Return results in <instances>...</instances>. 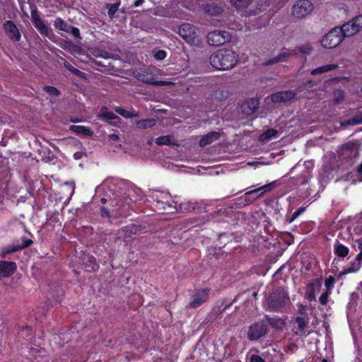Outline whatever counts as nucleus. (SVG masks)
<instances>
[{"mask_svg":"<svg viewBox=\"0 0 362 362\" xmlns=\"http://www.w3.org/2000/svg\"><path fill=\"white\" fill-rule=\"evenodd\" d=\"M276 182H272L271 183L264 185L259 187L257 189L248 191L245 194V195L246 197H249V196L253 195L255 194L259 193V194L257 195L255 197H252V200H256L257 199L262 197L265 193L272 191L274 188L276 187Z\"/></svg>","mask_w":362,"mask_h":362,"instance_id":"obj_14","label":"nucleus"},{"mask_svg":"<svg viewBox=\"0 0 362 362\" xmlns=\"http://www.w3.org/2000/svg\"><path fill=\"white\" fill-rule=\"evenodd\" d=\"M156 124V120L154 119H146L137 121L136 127L137 129H147L153 127Z\"/></svg>","mask_w":362,"mask_h":362,"instance_id":"obj_28","label":"nucleus"},{"mask_svg":"<svg viewBox=\"0 0 362 362\" xmlns=\"http://www.w3.org/2000/svg\"><path fill=\"white\" fill-rule=\"evenodd\" d=\"M118 8L117 4H111L109 9H108V16L110 18H113L115 13H116L117 10Z\"/></svg>","mask_w":362,"mask_h":362,"instance_id":"obj_47","label":"nucleus"},{"mask_svg":"<svg viewBox=\"0 0 362 362\" xmlns=\"http://www.w3.org/2000/svg\"><path fill=\"white\" fill-rule=\"evenodd\" d=\"M95 56L97 57H102L104 59L113 58L114 55L104 49H98L95 52Z\"/></svg>","mask_w":362,"mask_h":362,"instance_id":"obj_38","label":"nucleus"},{"mask_svg":"<svg viewBox=\"0 0 362 362\" xmlns=\"http://www.w3.org/2000/svg\"><path fill=\"white\" fill-rule=\"evenodd\" d=\"M358 147L359 144L357 141H349L343 145L341 148L342 159L351 161L356 158L359 154Z\"/></svg>","mask_w":362,"mask_h":362,"instance_id":"obj_8","label":"nucleus"},{"mask_svg":"<svg viewBox=\"0 0 362 362\" xmlns=\"http://www.w3.org/2000/svg\"><path fill=\"white\" fill-rule=\"evenodd\" d=\"M362 28V16H358L344 23L339 29L344 37H349L358 33Z\"/></svg>","mask_w":362,"mask_h":362,"instance_id":"obj_4","label":"nucleus"},{"mask_svg":"<svg viewBox=\"0 0 362 362\" xmlns=\"http://www.w3.org/2000/svg\"><path fill=\"white\" fill-rule=\"evenodd\" d=\"M267 326L263 322H257L250 327L248 338L250 340H256L264 336L267 333Z\"/></svg>","mask_w":362,"mask_h":362,"instance_id":"obj_9","label":"nucleus"},{"mask_svg":"<svg viewBox=\"0 0 362 362\" xmlns=\"http://www.w3.org/2000/svg\"><path fill=\"white\" fill-rule=\"evenodd\" d=\"M114 110L124 118L138 117L139 113L134 110L129 111L119 107H114Z\"/></svg>","mask_w":362,"mask_h":362,"instance_id":"obj_27","label":"nucleus"},{"mask_svg":"<svg viewBox=\"0 0 362 362\" xmlns=\"http://www.w3.org/2000/svg\"><path fill=\"white\" fill-rule=\"evenodd\" d=\"M320 286V284L315 285L314 284H309L307 288V291L305 292V298L309 301H313L315 300V290L316 288L319 290Z\"/></svg>","mask_w":362,"mask_h":362,"instance_id":"obj_26","label":"nucleus"},{"mask_svg":"<svg viewBox=\"0 0 362 362\" xmlns=\"http://www.w3.org/2000/svg\"><path fill=\"white\" fill-rule=\"evenodd\" d=\"M250 362H265L264 360L259 356L252 354L250 356Z\"/></svg>","mask_w":362,"mask_h":362,"instance_id":"obj_51","label":"nucleus"},{"mask_svg":"<svg viewBox=\"0 0 362 362\" xmlns=\"http://www.w3.org/2000/svg\"><path fill=\"white\" fill-rule=\"evenodd\" d=\"M16 269V264L13 262L0 261V278L12 275Z\"/></svg>","mask_w":362,"mask_h":362,"instance_id":"obj_15","label":"nucleus"},{"mask_svg":"<svg viewBox=\"0 0 362 362\" xmlns=\"http://www.w3.org/2000/svg\"><path fill=\"white\" fill-rule=\"evenodd\" d=\"M298 51L305 55H310L313 51V47L310 44H305L298 47Z\"/></svg>","mask_w":362,"mask_h":362,"instance_id":"obj_39","label":"nucleus"},{"mask_svg":"<svg viewBox=\"0 0 362 362\" xmlns=\"http://www.w3.org/2000/svg\"><path fill=\"white\" fill-rule=\"evenodd\" d=\"M297 54L296 49H283L281 52L277 55L279 62H287L288 58L296 56Z\"/></svg>","mask_w":362,"mask_h":362,"instance_id":"obj_22","label":"nucleus"},{"mask_svg":"<svg viewBox=\"0 0 362 362\" xmlns=\"http://www.w3.org/2000/svg\"><path fill=\"white\" fill-rule=\"evenodd\" d=\"M3 29L8 37L16 42L21 40V35L17 26L11 21H6L3 24Z\"/></svg>","mask_w":362,"mask_h":362,"instance_id":"obj_11","label":"nucleus"},{"mask_svg":"<svg viewBox=\"0 0 362 362\" xmlns=\"http://www.w3.org/2000/svg\"><path fill=\"white\" fill-rule=\"evenodd\" d=\"M289 301L287 292L283 288L274 289L267 298L264 307L273 311H279Z\"/></svg>","mask_w":362,"mask_h":362,"instance_id":"obj_2","label":"nucleus"},{"mask_svg":"<svg viewBox=\"0 0 362 362\" xmlns=\"http://www.w3.org/2000/svg\"><path fill=\"white\" fill-rule=\"evenodd\" d=\"M33 23L38 31L43 35L49 36L50 30L47 25L44 23L42 19L32 13Z\"/></svg>","mask_w":362,"mask_h":362,"instance_id":"obj_16","label":"nucleus"},{"mask_svg":"<svg viewBox=\"0 0 362 362\" xmlns=\"http://www.w3.org/2000/svg\"><path fill=\"white\" fill-rule=\"evenodd\" d=\"M220 137V134L216 132H212L204 136L199 141V146L201 147H204L210 144H211L213 141L218 139Z\"/></svg>","mask_w":362,"mask_h":362,"instance_id":"obj_17","label":"nucleus"},{"mask_svg":"<svg viewBox=\"0 0 362 362\" xmlns=\"http://www.w3.org/2000/svg\"><path fill=\"white\" fill-rule=\"evenodd\" d=\"M228 32L225 30H215L209 32L206 36L207 42L211 46H220L230 40Z\"/></svg>","mask_w":362,"mask_h":362,"instance_id":"obj_6","label":"nucleus"},{"mask_svg":"<svg viewBox=\"0 0 362 362\" xmlns=\"http://www.w3.org/2000/svg\"><path fill=\"white\" fill-rule=\"evenodd\" d=\"M54 26L56 29L69 33L71 25L68 24L61 18H57L54 22Z\"/></svg>","mask_w":362,"mask_h":362,"instance_id":"obj_31","label":"nucleus"},{"mask_svg":"<svg viewBox=\"0 0 362 362\" xmlns=\"http://www.w3.org/2000/svg\"><path fill=\"white\" fill-rule=\"evenodd\" d=\"M63 47L66 49H71V48L76 47V45L70 41H66Z\"/></svg>","mask_w":362,"mask_h":362,"instance_id":"obj_54","label":"nucleus"},{"mask_svg":"<svg viewBox=\"0 0 362 362\" xmlns=\"http://www.w3.org/2000/svg\"><path fill=\"white\" fill-rule=\"evenodd\" d=\"M304 211L303 208H300L297 211H296L291 216L289 219V223L293 222L303 211Z\"/></svg>","mask_w":362,"mask_h":362,"instance_id":"obj_49","label":"nucleus"},{"mask_svg":"<svg viewBox=\"0 0 362 362\" xmlns=\"http://www.w3.org/2000/svg\"><path fill=\"white\" fill-rule=\"evenodd\" d=\"M277 135H278L277 130H276L274 129H269L265 131L264 132H263L260 135L259 139L262 141H269V140L272 139V138L276 137Z\"/></svg>","mask_w":362,"mask_h":362,"instance_id":"obj_32","label":"nucleus"},{"mask_svg":"<svg viewBox=\"0 0 362 362\" xmlns=\"http://www.w3.org/2000/svg\"><path fill=\"white\" fill-rule=\"evenodd\" d=\"M32 243H33V241L30 239H24V240H23V243L21 245H18L16 247H13L11 250L3 251L1 252V255L2 257H5L6 254L13 253L18 250L25 248V247L30 246L32 244Z\"/></svg>","mask_w":362,"mask_h":362,"instance_id":"obj_24","label":"nucleus"},{"mask_svg":"<svg viewBox=\"0 0 362 362\" xmlns=\"http://www.w3.org/2000/svg\"><path fill=\"white\" fill-rule=\"evenodd\" d=\"M276 63H279L277 56L274 57H273V58H272V59H270L269 60L265 61L263 63V65H264V66H269V65H272V64H276Z\"/></svg>","mask_w":362,"mask_h":362,"instance_id":"obj_50","label":"nucleus"},{"mask_svg":"<svg viewBox=\"0 0 362 362\" xmlns=\"http://www.w3.org/2000/svg\"><path fill=\"white\" fill-rule=\"evenodd\" d=\"M178 34L189 44H194L197 39L195 28L190 23H183L178 28Z\"/></svg>","mask_w":362,"mask_h":362,"instance_id":"obj_7","label":"nucleus"},{"mask_svg":"<svg viewBox=\"0 0 362 362\" xmlns=\"http://www.w3.org/2000/svg\"><path fill=\"white\" fill-rule=\"evenodd\" d=\"M362 123V112L355 115L353 118L341 122L342 126L356 125Z\"/></svg>","mask_w":362,"mask_h":362,"instance_id":"obj_35","label":"nucleus"},{"mask_svg":"<svg viewBox=\"0 0 362 362\" xmlns=\"http://www.w3.org/2000/svg\"><path fill=\"white\" fill-rule=\"evenodd\" d=\"M334 253L338 257H345L349 254V248L338 243L334 247Z\"/></svg>","mask_w":362,"mask_h":362,"instance_id":"obj_34","label":"nucleus"},{"mask_svg":"<svg viewBox=\"0 0 362 362\" xmlns=\"http://www.w3.org/2000/svg\"><path fill=\"white\" fill-rule=\"evenodd\" d=\"M156 143L158 145H176L175 141L173 139L172 136H159L156 139Z\"/></svg>","mask_w":362,"mask_h":362,"instance_id":"obj_29","label":"nucleus"},{"mask_svg":"<svg viewBox=\"0 0 362 362\" xmlns=\"http://www.w3.org/2000/svg\"><path fill=\"white\" fill-rule=\"evenodd\" d=\"M296 93L292 90L280 91L274 93L271 96V100L274 103H286L293 99Z\"/></svg>","mask_w":362,"mask_h":362,"instance_id":"obj_12","label":"nucleus"},{"mask_svg":"<svg viewBox=\"0 0 362 362\" xmlns=\"http://www.w3.org/2000/svg\"><path fill=\"white\" fill-rule=\"evenodd\" d=\"M298 349V346L295 343L289 344L285 349V351L293 353L296 351Z\"/></svg>","mask_w":362,"mask_h":362,"instance_id":"obj_46","label":"nucleus"},{"mask_svg":"<svg viewBox=\"0 0 362 362\" xmlns=\"http://www.w3.org/2000/svg\"><path fill=\"white\" fill-rule=\"evenodd\" d=\"M361 268V262L356 258L354 262H351L349 267L344 269L342 272L339 274L338 278H341L345 274L349 273L356 272Z\"/></svg>","mask_w":362,"mask_h":362,"instance_id":"obj_21","label":"nucleus"},{"mask_svg":"<svg viewBox=\"0 0 362 362\" xmlns=\"http://www.w3.org/2000/svg\"><path fill=\"white\" fill-rule=\"evenodd\" d=\"M71 121H72L73 122H78V120H77V119H71Z\"/></svg>","mask_w":362,"mask_h":362,"instance_id":"obj_61","label":"nucleus"},{"mask_svg":"<svg viewBox=\"0 0 362 362\" xmlns=\"http://www.w3.org/2000/svg\"><path fill=\"white\" fill-rule=\"evenodd\" d=\"M356 173L358 180L362 181V163L358 167Z\"/></svg>","mask_w":362,"mask_h":362,"instance_id":"obj_55","label":"nucleus"},{"mask_svg":"<svg viewBox=\"0 0 362 362\" xmlns=\"http://www.w3.org/2000/svg\"><path fill=\"white\" fill-rule=\"evenodd\" d=\"M334 282H335V279L332 276H329L328 278H327L325 279V285L327 288V291H330V289L333 286Z\"/></svg>","mask_w":362,"mask_h":362,"instance_id":"obj_44","label":"nucleus"},{"mask_svg":"<svg viewBox=\"0 0 362 362\" xmlns=\"http://www.w3.org/2000/svg\"><path fill=\"white\" fill-rule=\"evenodd\" d=\"M62 295H63V291L61 290V296H62Z\"/></svg>","mask_w":362,"mask_h":362,"instance_id":"obj_64","label":"nucleus"},{"mask_svg":"<svg viewBox=\"0 0 362 362\" xmlns=\"http://www.w3.org/2000/svg\"><path fill=\"white\" fill-rule=\"evenodd\" d=\"M253 0H230L232 6L235 7L237 10L246 9L252 2Z\"/></svg>","mask_w":362,"mask_h":362,"instance_id":"obj_23","label":"nucleus"},{"mask_svg":"<svg viewBox=\"0 0 362 362\" xmlns=\"http://www.w3.org/2000/svg\"><path fill=\"white\" fill-rule=\"evenodd\" d=\"M296 323L298 324V332H296V334L302 335L303 333L305 332V328L308 327V322L305 320V318L302 317H297L295 319Z\"/></svg>","mask_w":362,"mask_h":362,"instance_id":"obj_33","label":"nucleus"},{"mask_svg":"<svg viewBox=\"0 0 362 362\" xmlns=\"http://www.w3.org/2000/svg\"><path fill=\"white\" fill-rule=\"evenodd\" d=\"M166 57V53L163 50H158L154 54L155 59L162 60Z\"/></svg>","mask_w":362,"mask_h":362,"instance_id":"obj_48","label":"nucleus"},{"mask_svg":"<svg viewBox=\"0 0 362 362\" xmlns=\"http://www.w3.org/2000/svg\"><path fill=\"white\" fill-rule=\"evenodd\" d=\"M101 202H105V199H101Z\"/></svg>","mask_w":362,"mask_h":362,"instance_id":"obj_63","label":"nucleus"},{"mask_svg":"<svg viewBox=\"0 0 362 362\" xmlns=\"http://www.w3.org/2000/svg\"><path fill=\"white\" fill-rule=\"evenodd\" d=\"M344 38L341 30L334 28L322 37L321 44L325 48L332 49L338 46Z\"/></svg>","mask_w":362,"mask_h":362,"instance_id":"obj_3","label":"nucleus"},{"mask_svg":"<svg viewBox=\"0 0 362 362\" xmlns=\"http://www.w3.org/2000/svg\"><path fill=\"white\" fill-rule=\"evenodd\" d=\"M101 216H109V212H108V210L105 208H102L101 209Z\"/></svg>","mask_w":362,"mask_h":362,"instance_id":"obj_56","label":"nucleus"},{"mask_svg":"<svg viewBox=\"0 0 362 362\" xmlns=\"http://www.w3.org/2000/svg\"><path fill=\"white\" fill-rule=\"evenodd\" d=\"M322 362H328L327 359H323Z\"/></svg>","mask_w":362,"mask_h":362,"instance_id":"obj_62","label":"nucleus"},{"mask_svg":"<svg viewBox=\"0 0 362 362\" xmlns=\"http://www.w3.org/2000/svg\"><path fill=\"white\" fill-rule=\"evenodd\" d=\"M69 30V33H71L76 38L81 39L80 31L77 28L71 25Z\"/></svg>","mask_w":362,"mask_h":362,"instance_id":"obj_45","label":"nucleus"},{"mask_svg":"<svg viewBox=\"0 0 362 362\" xmlns=\"http://www.w3.org/2000/svg\"><path fill=\"white\" fill-rule=\"evenodd\" d=\"M267 322L274 329H281L285 325V322L281 318L274 317H270L268 315L265 316Z\"/></svg>","mask_w":362,"mask_h":362,"instance_id":"obj_20","label":"nucleus"},{"mask_svg":"<svg viewBox=\"0 0 362 362\" xmlns=\"http://www.w3.org/2000/svg\"><path fill=\"white\" fill-rule=\"evenodd\" d=\"M136 78L138 80L144 83L151 84L156 86H165L173 84V83L166 81H157L153 78V76L147 74H138Z\"/></svg>","mask_w":362,"mask_h":362,"instance_id":"obj_13","label":"nucleus"},{"mask_svg":"<svg viewBox=\"0 0 362 362\" xmlns=\"http://www.w3.org/2000/svg\"><path fill=\"white\" fill-rule=\"evenodd\" d=\"M209 289H202L197 291L192 297V300L189 303L188 307L190 308H197L205 303L209 298Z\"/></svg>","mask_w":362,"mask_h":362,"instance_id":"obj_10","label":"nucleus"},{"mask_svg":"<svg viewBox=\"0 0 362 362\" xmlns=\"http://www.w3.org/2000/svg\"><path fill=\"white\" fill-rule=\"evenodd\" d=\"M98 117L104 121H112L113 122H116V121L120 120L119 117L113 112L106 111V107L102 108L101 112L98 115Z\"/></svg>","mask_w":362,"mask_h":362,"instance_id":"obj_19","label":"nucleus"},{"mask_svg":"<svg viewBox=\"0 0 362 362\" xmlns=\"http://www.w3.org/2000/svg\"><path fill=\"white\" fill-rule=\"evenodd\" d=\"M247 105L250 110V113L254 112L258 107V100L252 99L247 103ZM247 114H250V112H247Z\"/></svg>","mask_w":362,"mask_h":362,"instance_id":"obj_42","label":"nucleus"},{"mask_svg":"<svg viewBox=\"0 0 362 362\" xmlns=\"http://www.w3.org/2000/svg\"><path fill=\"white\" fill-rule=\"evenodd\" d=\"M211 65L218 70L233 68L238 61V55L232 49H221L213 53L209 58Z\"/></svg>","mask_w":362,"mask_h":362,"instance_id":"obj_1","label":"nucleus"},{"mask_svg":"<svg viewBox=\"0 0 362 362\" xmlns=\"http://www.w3.org/2000/svg\"><path fill=\"white\" fill-rule=\"evenodd\" d=\"M121 231L124 233V238H127L131 237L132 234H136L138 231V228L134 225H130L122 228Z\"/></svg>","mask_w":362,"mask_h":362,"instance_id":"obj_37","label":"nucleus"},{"mask_svg":"<svg viewBox=\"0 0 362 362\" xmlns=\"http://www.w3.org/2000/svg\"><path fill=\"white\" fill-rule=\"evenodd\" d=\"M109 138L113 141H117L119 140V136L118 135L115 134H110L109 135Z\"/></svg>","mask_w":362,"mask_h":362,"instance_id":"obj_57","label":"nucleus"},{"mask_svg":"<svg viewBox=\"0 0 362 362\" xmlns=\"http://www.w3.org/2000/svg\"><path fill=\"white\" fill-rule=\"evenodd\" d=\"M252 296H253L255 298H256V297H257V293L254 292V293H253V294H252Z\"/></svg>","mask_w":362,"mask_h":362,"instance_id":"obj_60","label":"nucleus"},{"mask_svg":"<svg viewBox=\"0 0 362 362\" xmlns=\"http://www.w3.org/2000/svg\"><path fill=\"white\" fill-rule=\"evenodd\" d=\"M298 312L302 315H307L305 306L303 304L298 305Z\"/></svg>","mask_w":362,"mask_h":362,"instance_id":"obj_53","label":"nucleus"},{"mask_svg":"<svg viewBox=\"0 0 362 362\" xmlns=\"http://www.w3.org/2000/svg\"><path fill=\"white\" fill-rule=\"evenodd\" d=\"M259 193H257V194H255L253 195H251V196H249V197H245V200H247V201H250V202H254L255 200H252V197H255L257 195H258Z\"/></svg>","mask_w":362,"mask_h":362,"instance_id":"obj_58","label":"nucleus"},{"mask_svg":"<svg viewBox=\"0 0 362 362\" xmlns=\"http://www.w3.org/2000/svg\"><path fill=\"white\" fill-rule=\"evenodd\" d=\"M43 90L52 96H59L60 95V92L53 86H45L43 87Z\"/></svg>","mask_w":362,"mask_h":362,"instance_id":"obj_40","label":"nucleus"},{"mask_svg":"<svg viewBox=\"0 0 362 362\" xmlns=\"http://www.w3.org/2000/svg\"><path fill=\"white\" fill-rule=\"evenodd\" d=\"M338 67L337 64H326L320 67H317L316 69H314L311 71L312 75H317L321 74L332 70H334Z\"/></svg>","mask_w":362,"mask_h":362,"instance_id":"obj_25","label":"nucleus"},{"mask_svg":"<svg viewBox=\"0 0 362 362\" xmlns=\"http://www.w3.org/2000/svg\"><path fill=\"white\" fill-rule=\"evenodd\" d=\"M313 10V3L309 0H298L292 7V15L302 18L310 14Z\"/></svg>","mask_w":362,"mask_h":362,"instance_id":"obj_5","label":"nucleus"},{"mask_svg":"<svg viewBox=\"0 0 362 362\" xmlns=\"http://www.w3.org/2000/svg\"><path fill=\"white\" fill-rule=\"evenodd\" d=\"M144 2V0H136L134 1V6L135 7H137V6H139L140 5H141Z\"/></svg>","mask_w":362,"mask_h":362,"instance_id":"obj_59","label":"nucleus"},{"mask_svg":"<svg viewBox=\"0 0 362 362\" xmlns=\"http://www.w3.org/2000/svg\"><path fill=\"white\" fill-rule=\"evenodd\" d=\"M69 129L76 134L87 136H92L93 133L90 127L81 125H71Z\"/></svg>","mask_w":362,"mask_h":362,"instance_id":"obj_18","label":"nucleus"},{"mask_svg":"<svg viewBox=\"0 0 362 362\" xmlns=\"http://www.w3.org/2000/svg\"><path fill=\"white\" fill-rule=\"evenodd\" d=\"M204 11L211 16L219 14L222 12V8L215 4H208L204 7Z\"/></svg>","mask_w":362,"mask_h":362,"instance_id":"obj_30","label":"nucleus"},{"mask_svg":"<svg viewBox=\"0 0 362 362\" xmlns=\"http://www.w3.org/2000/svg\"><path fill=\"white\" fill-rule=\"evenodd\" d=\"M329 293H330L329 291H326L320 296V297L319 298V301L321 305H327V300H328V296H329Z\"/></svg>","mask_w":362,"mask_h":362,"instance_id":"obj_43","label":"nucleus"},{"mask_svg":"<svg viewBox=\"0 0 362 362\" xmlns=\"http://www.w3.org/2000/svg\"><path fill=\"white\" fill-rule=\"evenodd\" d=\"M90 263V269L88 271H95L98 268V265L95 263V260L92 258H88Z\"/></svg>","mask_w":362,"mask_h":362,"instance_id":"obj_52","label":"nucleus"},{"mask_svg":"<svg viewBox=\"0 0 362 362\" xmlns=\"http://www.w3.org/2000/svg\"><path fill=\"white\" fill-rule=\"evenodd\" d=\"M345 98V93L341 89L334 90L333 92V101L335 104H340Z\"/></svg>","mask_w":362,"mask_h":362,"instance_id":"obj_36","label":"nucleus"},{"mask_svg":"<svg viewBox=\"0 0 362 362\" xmlns=\"http://www.w3.org/2000/svg\"><path fill=\"white\" fill-rule=\"evenodd\" d=\"M64 66L71 73L74 74L76 76H81L83 73L79 71L78 69L74 68L71 66L68 62H64Z\"/></svg>","mask_w":362,"mask_h":362,"instance_id":"obj_41","label":"nucleus"}]
</instances>
